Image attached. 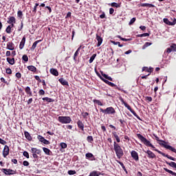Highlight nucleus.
<instances>
[{
	"label": "nucleus",
	"mask_w": 176,
	"mask_h": 176,
	"mask_svg": "<svg viewBox=\"0 0 176 176\" xmlns=\"http://www.w3.org/2000/svg\"><path fill=\"white\" fill-rule=\"evenodd\" d=\"M113 148L118 159H122V157L124 155V153L123 152V149L122 148L120 145L116 143V142H114Z\"/></svg>",
	"instance_id": "obj_1"
},
{
	"label": "nucleus",
	"mask_w": 176,
	"mask_h": 176,
	"mask_svg": "<svg viewBox=\"0 0 176 176\" xmlns=\"http://www.w3.org/2000/svg\"><path fill=\"white\" fill-rule=\"evenodd\" d=\"M154 137L155 138L156 141H158V144L162 145V146H164V148H166V149H169V151H171L172 152H174V153H176V149L174 148V147L166 144V141L162 140L157 137V135H154Z\"/></svg>",
	"instance_id": "obj_2"
},
{
	"label": "nucleus",
	"mask_w": 176,
	"mask_h": 176,
	"mask_svg": "<svg viewBox=\"0 0 176 176\" xmlns=\"http://www.w3.org/2000/svg\"><path fill=\"white\" fill-rule=\"evenodd\" d=\"M138 138L144 144V145H146V146H150L151 148H153V149H155V146L151 143L149 140H148L145 137H143L142 135L138 133L137 134Z\"/></svg>",
	"instance_id": "obj_3"
},
{
	"label": "nucleus",
	"mask_w": 176,
	"mask_h": 176,
	"mask_svg": "<svg viewBox=\"0 0 176 176\" xmlns=\"http://www.w3.org/2000/svg\"><path fill=\"white\" fill-rule=\"evenodd\" d=\"M99 111L104 115H113V113H116V111H115V109L112 107H107L105 109L100 108Z\"/></svg>",
	"instance_id": "obj_4"
},
{
	"label": "nucleus",
	"mask_w": 176,
	"mask_h": 176,
	"mask_svg": "<svg viewBox=\"0 0 176 176\" xmlns=\"http://www.w3.org/2000/svg\"><path fill=\"white\" fill-rule=\"evenodd\" d=\"M58 120L62 124H69L72 122V119L69 116H59Z\"/></svg>",
	"instance_id": "obj_5"
},
{
	"label": "nucleus",
	"mask_w": 176,
	"mask_h": 176,
	"mask_svg": "<svg viewBox=\"0 0 176 176\" xmlns=\"http://www.w3.org/2000/svg\"><path fill=\"white\" fill-rule=\"evenodd\" d=\"M121 102L124 105L125 108H127V109L130 111V112H131V113H133V115L135 116L137 119H138V120H142L141 118L137 115V113H135V111L131 109V107H130V105H129V104H127V102H126L123 99L121 100Z\"/></svg>",
	"instance_id": "obj_6"
},
{
	"label": "nucleus",
	"mask_w": 176,
	"mask_h": 176,
	"mask_svg": "<svg viewBox=\"0 0 176 176\" xmlns=\"http://www.w3.org/2000/svg\"><path fill=\"white\" fill-rule=\"evenodd\" d=\"M1 171L5 174V175H14V174H16L17 173V170H16L7 168H2Z\"/></svg>",
	"instance_id": "obj_7"
},
{
	"label": "nucleus",
	"mask_w": 176,
	"mask_h": 176,
	"mask_svg": "<svg viewBox=\"0 0 176 176\" xmlns=\"http://www.w3.org/2000/svg\"><path fill=\"white\" fill-rule=\"evenodd\" d=\"M154 151H155V152H157V153H159L160 155H162V156H164V157H167L168 159H169L170 160H173V162H175L176 158L168 155V154H166L157 149H154Z\"/></svg>",
	"instance_id": "obj_8"
},
{
	"label": "nucleus",
	"mask_w": 176,
	"mask_h": 176,
	"mask_svg": "<svg viewBox=\"0 0 176 176\" xmlns=\"http://www.w3.org/2000/svg\"><path fill=\"white\" fill-rule=\"evenodd\" d=\"M102 82L106 83V85H108L109 86H111V87H115V89H117L118 90H120V88L118 87V85H115L113 82H109L108 80L102 78Z\"/></svg>",
	"instance_id": "obj_9"
},
{
	"label": "nucleus",
	"mask_w": 176,
	"mask_h": 176,
	"mask_svg": "<svg viewBox=\"0 0 176 176\" xmlns=\"http://www.w3.org/2000/svg\"><path fill=\"white\" fill-rule=\"evenodd\" d=\"M131 156L135 160V162H139L140 161V157L138 156V153L135 151H132L131 152Z\"/></svg>",
	"instance_id": "obj_10"
},
{
	"label": "nucleus",
	"mask_w": 176,
	"mask_h": 176,
	"mask_svg": "<svg viewBox=\"0 0 176 176\" xmlns=\"http://www.w3.org/2000/svg\"><path fill=\"white\" fill-rule=\"evenodd\" d=\"M164 23H165V24H167V25H175L176 24V19L174 18L173 21H170V20H168V19L164 18L163 19Z\"/></svg>",
	"instance_id": "obj_11"
},
{
	"label": "nucleus",
	"mask_w": 176,
	"mask_h": 176,
	"mask_svg": "<svg viewBox=\"0 0 176 176\" xmlns=\"http://www.w3.org/2000/svg\"><path fill=\"white\" fill-rule=\"evenodd\" d=\"M85 157L86 159H88V160H90L91 162H94V160H96V157L91 153H86Z\"/></svg>",
	"instance_id": "obj_12"
},
{
	"label": "nucleus",
	"mask_w": 176,
	"mask_h": 176,
	"mask_svg": "<svg viewBox=\"0 0 176 176\" xmlns=\"http://www.w3.org/2000/svg\"><path fill=\"white\" fill-rule=\"evenodd\" d=\"M96 41H98L97 47H100L102 43V37H101V34H96Z\"/></svg>",
	"instance_id": "obj_13"
},
{
	"label": "nucleus",
	"mask_w": 176,
	"mask_h": 176,
	"mask_svg": "<svg viewBox=\"0 0 176 176\" xmlns=\"http://www.w3.org/2000/svg\"><path fill=\"white\" fill-rule=\"evenodd\" d=\"M144 152L148 155V157L149 159H155L156 157V155H155V153L150 150L144 151Z\"/></svg>",
	"instance_id": "obj_14"
},
{
	"label": "nucleus",
	"mask_w": 176,
	"mask_h": 176,
	"mask_svg": "<svg viewBox=\"0 0 176 176\" xmlns=\"http://www.w3.org/2000/svg\"><path fill=\"white\" fill-rule=\"evenodd\" d=\"M10 149L9 146L5 145L3 150V157H6L9 155Z\"/></svg>",
	"instance_id": "obj_15"
},
{
	"label": "nucleus",
	"mask_w": 176,
	"mask_h": 176,
	"mask_svg": "<svg viewBox=\"0 0 176 176\" xmlns=\"http://www.w3.org/2000/svg\"><path fill=\"white\" fill-rule=\"evenodd\" d=\"M77 126L80 130H82V131H85V124L82 122V120H78L77 122Z\"/></svg>",
	"instance_id": "obj_16"
},
{
	"label": "nucleus",
	"mask_w": 176,
	"mask_h": 176,
	"mask_svg": "<svg viewBox=\"0 0 176 176\" xmlns=\"http://www.w3.org/2000/svg\"><path fill=\"white\" fill-rule=\"evenodd\" d=\"M31 153L32 154L39 155L41 156V153H42V151H41V149H38L36 148L32 147L31 148Z\"/></svg>",
	"instance_id": "obj_17"
},
{
	"label": "nucleus",
	"mask_w": 176,
	"mask_h": 176,
	"mask_svg": "<svg viewBox=\"0 0 176 176\" xmlns=\"http://www.w3.org/2000/svg\"><path fill=\"white\" fill-rule=\"evenodd\" d=\"M25 92L26 93L28 97H32V91L30 87H26L25 88Z\"/></svg>",
	"instance_id": "obj_18"
},
{
	"label": "nucleus",
	"mask_w": 176,
	"mask_h": 176,
	"mask_svg": "<svg viewBox=\"0 0 176 176\" xmlns=\"http://www.w3.org/2000/svg\"><path fill=\"white\" fill-rule=\"evenodd\" d=\"M6 49H8V50H14V44L13 43V42H8L7 43Z\"/></svg>",
	"instance_id": "obj_19"
},
{
	"label": "nucleus",
	"mask_w": 176,
	"mask_h": 176,
	"mask_svg": "<svg viewBox=\"0 0 176 176\" xmlns=\"http://www.w3.org/2000/svg\"><path fill=\"white\" fill-rule=\"evenodd\" d=\"M142 8H155V5L151 4L149 3H140Z\"/></svg>",
	"instance_id": "obj_20"
},
{
	"label": "nucleus",
	"mask_w": 176,
	"mask_h": 176,
	"mask_svg": "<svg viewBox=\"0 0 176 176\" xmlns=\"http://www.w3.org/2000/svg\"><path fill=\"white\" fill-rule=\"evenodd\" d=\"M50 72L52 74V75H54V76H58V71L57 69L51 68L50 69Z\"/></svg>",
	"instance_id": "obj_21"
},
{
	"label": "nucleus",
	"mask_w": 176,
	"mask_h": 176,
	"mask_svg": "<svg viewBox=\"0 0 176 176\" xmlns=\"http://www.w3.org/2000/svg\"><path fill=\"white\" fill-rule=\"evenodd\" d=\"M80 47H82V46H80L77 49V50L75 52L74 56H73L74 61H77L76 57H78V56H79V52H80Z\"/></svg>",
	"instance_id": "obj_22"
},
{
	"label": "nucleus",
	"mask_w": 176,
	"mask_h": 176,
	"mask_svg": "<svg viewBox=\"0 0 176 176\" xmlns=\"http://www.w3.org/2000/svg\"><path fill=\"white\" fill-rule=\"evenodd\" d=\"M7 23L8 24L16 23V18L14 16H9Z\"/></svg>",
	"instance_id": "obj_23"
},
{
	"label": "nucleus",
	"mask_w": 176,
	"mask_h": 176,
	"mask_svg": "<svg viewBox=\"0 0 176 176\" xmlns=\"http://www.w3.org/2000/svg\"><path fill=\"white\" fill-rule=\"evenodd\" d=\"M24 135H25L26 140H28V141H32V136H31V135L28 133V131H24Z\"/></svg>",
	"instance_id": "obj_24"
},
{
	"label": "nucleus",
	"mask_w": 176,
	"mask_h": 176,
	"mask_svg": "<svg viewBox=\"0 0 176 176\" xmlns=\"http://www.w3.org/2000/svg\"><path fill=\"white\" fill-rule=\"evenodd\" d=\"M58 82L63 85V86H69L68 81L65 80L64 78H60L58 79Z\"/></svg>",
	"instance_id": "obj_25"
},
{
	"label": "nucleus",
	"mask_w": 176,
	"mask_h": 176,
	"mask_svg": "<svg viewBox=\"0 0 176 176\" xmlns=\"http://www.w3.org/2000/svg\"><path fill=\"white\" fill-rule=\"evenodd\" d=\"M25 45V36H23L21 43H20L19 49L21 50H22V49H24V45Z\"/></svg>",
	"instance_id": "obj_26"
},
{
	"label": "nucleus",
	"mask_w": 176,
	"mask_h": 176,
	"mask_svg": "<svg viewBox=\"0 0 176 176\" xmlns=\"http://www.w3.org/2000/svg\"><path fill=\"white\" fill-rule=\"evenodd\" d=\"M43 151L45 155H47L48 156L52 155V151H50V149L46 147H43Z\"/></svg>",
	"instance_id": "obj_27"
},
{
	"label": "nucleus",
	"mask_w": 176,
	"mask_h": 176,
	"mask_svg": "<svg viewBox=\"0 0 176 176\" xmlns=\"http://www.w3.org/2000/svg\"><path fill=\"white\" fill-rule=\"evenodd\" d=\"M102 76H103V78H104L105 79H107V80H110L111 82H112V80H113V79L112 78V77L109 76L107 74H104V72H100Z\"/></svg>",
	"instance_id": "obj_28"
},
{
	"label": "nucleus",
	"mask_w": 176,
	"mask_h": 176,
	"mask_svg": "<svg viewBox=\"0 0 176 176\" xmlns=\"http://www.w3.org/2000/svg\"><path fill=\"white\" fill-rule=\"evenodd\" d=\"M39 42H42V40L36 41L33 43L32 46L30 48V50H32V52H34V50H35V48L36 47V45H38L39 43Z\"/></svg>",
	"instance_id": "obj_29"
},
{
	"label": "nucleus",
	"mask_w": 176,
	"mask_h": 176,
	"mask_svg": "<svg viewBox=\"0 0 176 176\" xmlns=\"http://www.w3.org/2000/svg\"><path fill=\"white\" fill-rule=\"evenodd\" d=\"M142 71H144L145 72H149L151 74V72H153V68H148L147 67H143Z\"/></svg>",
	"instance_id": "obj_30"
},
{
	"label": "nucleus",
	"mask_w": 176,
	"mask_h": 176,
	"mask_svg": "<svg viewBox=\"0 0 176 176\" xmlns=\"http://www.w3.org/2000/svg\"><path fill=\"white\" fill-rule=\"evenodd\" d=\"M164 171H166V173H168L171 175L176 176V173L175 172H173V170H169L167 168H164Z\"/></svg>",
	"instance_id": "obj_31"
},
{
	"label": "nucleus",
	"mask_w": 176,
	"mask_h": 176,
	"mask_svg": "<svg viewBox=\"0 0 176 176\" xmlns=\"http://www.w3.org/2000/svg\"><path fill=\"white\" fill-rule=\"evenodd\" d=\"M28 69L32 72H36V67L34 65L28 66Z\"/></svg>",
	"instance_id": "obj_32"
},
{
	"label": "nucleus",
	"mask_w": 176,
	"mask_h": 176,
	"mask_svg": "<svg viewBox=\"0 0 176 176\" xmlns=\"http://www.w3.org/2000/svg\"><path fill=\"white\" fill-rule=\"evenodd\" d=\"M43 100L47 102H54V99L48 97L43 98Z\"/></svg>",
	"instance_id": "obj_33"
},
{
	"label": "nucleus",
	"mask_w": 176,
	"mask_h": 176,
	"mask_svg": "<svg viewBox=\"0 0 176 176\" xmlns=\"http://www.w3.org/2000/svg\"><path fill=\"white\" fill-rule=\"evenodd\" d=\"M112 134L113 137L116 138L117 142H120V138H119V135H118V133L116 132H112Z\"/></svg>",
	"instance_id": "obj_34"
},
{
	"label": "nucleus",
	"mask_w": 176,
	"mask_h": 176,
	"mask_svg": "<svg viewBox=\"0 0 176 176\" xmlns=\"http://www.w3.org/2000/svg\"><path fill=\"white\" fill-rule=\"evenodd\" d=\"M93 102H94V104H97V105H99L100 107H102V105H104V104H102V102H101V101H100V100L94 99V100H93Z\"/></svg>",
	"instance_id": "obj_35"
},
{
	"label": "nucleus",
	"mask_w": 176,
	"mask_h": 176,
	"mask_svg": "<svg viewBox=\"0 0 176 176\" xmlns=\"http://www.w3.org/2000/svg\"><path fill=\"white\" fill-rule=\"evenodd\" d=\"M117 38H118L121 41H123L124 42H129V41H132V38H125L119 35L117 36Z\"/></svg>",
	"instance_id": "obj_36"
},
{
	"label": "nucleus",
	"mask_w": 176,
	"mask_h": 176,
	"mask_svg": "<svg viewBox=\"0 0 176 176\" xmlns=\"http://www.w3.org/2000/svg\"><path fill=\"white\" fill-rule=\"evenodd\" d=\"M7 61L10 64V65H14V58H7Z\"/></svg>",
	"instance_id": "obj_37"
},
{
	"label": "nucleus",
	"mask_w": 176,
	"mask_h": 176,
	"mask_svg": "<svg viewBox=\"0 0 176 176\" xmlns=\"http://www.w3.org/2000/svg\"><path fill=\"white\" fill-rule=\"evenodd\" d=\"M96 57H97V54H94L90 59H89V64H91V63H93L94 61V59L96 58Z\"/></svg>",
	"instance_id": "obj_38"
},
{
	"label": "nucleus",
	"mask_w": 176,
	"mask_h": 176,
	"mask_svg": "<svg viewBox=\"0 0 176 176\" xmlns=\"http://www.w3.org/2000/svg\"><path fill=\"white\" fill-rule=\"evenodd\" d=\"M87 141L88 142H89L90 144H93L94 141V139H93V136H90L89 135L87 138Z\"/></svg>",
	"instance_id": "obj_39"
},
{
	"label": "nucleus",
	"mask_w": 176,
	"mask_h": 176,
	"mask_svg": "<svg viewBox=\"0 0 176 176\" xmlns=\"http://www.w3.org/2000/svg\"><path fill=\"white\" fill-rule=\"evenodd\" d=\"M89 176H100V174H98V172H97V170H93L90 173Z\"/></svg>",
	"instance_id": "obj_40"
},
{
	"label": "nucleus",
	"mask_w": 176,
	"mask_h": 176,
	"mask_svg": "<svg viewBox=\"0 0 176 176\" xmlns=\"http://www.w3.org/2000/svg\"><path fill=\"white\" fill-rule=\"evenodd\" d=\"M111 43H113V45H118L119 47H123V44H120V42L111 41Z\"/></svg>",
	"instance_id": "obj_41"
},
{
	"label": "nucleus",
	"mask_w": 176,
	"mask_h": 176,
	"mask_svg": "<svg viewBox=\"0 0 176 176\" xmlns=\"http://www.w3.org/2000/svg\"><path fill=\"white\" fill-rule=\"evenodd\" d=\"M111 6L112 8H120V4L116 3V2H113L111 3Z\"/></svg>",
	"instance_id": "obj_42"
},
{
	"label": "nucleus",
	"mask_w": 176,
	"mask_h": 176,
	"mask_svg": "<svg viewBox=\"0 0 176 176\" xmlns=\"http://www.w3.org/2000/svg\"><path fill=\"white\" fill-rule=\"evenodd\" d=\"M151 45H152V43L146 42L144 45L142 46V50H145V48L148 47V46H151Z\"/></svg>",
	"instance_id": "obj_43"
},
{
	"label": "nucleus",
	"mask_w": 176,
	"mask_h": 176,
	"mask_svg": "<svg viewBox=\"0 0 176 176\" xmlns=\"http://www.w3.org/2000/svg\"><path fill=\"white\" fill-rule=\"evenodd\" d=\"M37 139L38 140V141H39L40 142H42V143H43V141H45V138H43V136H42V135H38L37 136Z\"/></svg>",
	"instance_id": "obj_44"
},
{
	"label": "nucleus",
	"mask_w": 176,
	"mask_h": 176,
	"mask_svg": "<svg viewBox=\"0 0 176 176\" xmlns=\"http://www.w3.org/2000/svg\"><path fill=\"white\" fill-rule=\"evenodd\" d=\"M138 38H142L144 36H149V33H143L142 34H138Z\"/></svg>",
	"instance_id": "obj_45"
},
{
	"label": "nucleus",
	"mask_w": 176,
	"mask_h": 176,
	"mask_svg": "<svg viewBox=\"0 0 176 176\" xmlns=\"http://www.w3.org/2000/svg\"><path fill=\"white\" fill-rule=\"evenodd\" d=\"M135 20H137L135 17L132 18L129 23V25H133V23H135Z\"/></svg>",
	"instance_id": "obj_46"
},
{
	"label": "nucleus",
	"mask_w": 176,
	"mask_h": 176,
	"mask_svg": "<svg viewBox=\"0 0 176 176\" xmlns=\"http://www.w3.org/2000/svg\"><path fill=\"white\" fill-rule=\"evenodd\" d=\"M17 16L19 17V19H23V11L19 10L17 12Z\"/></svg>",
	"instance_id": "obj_47"
},
{
	"label": "nucleus",
	"mask_w": 176,
	"mask_h": 176,
	"mask_svg": "<svg viewBox=\"0 0 176 176\" xmlns=\"http://www.w3.org/2000/svg\"><path fill=\"white\" fill-rule=\"evenodd\" d=\"M95 72H96L97 76H98V78H100V79H101V80H102V79H104V78H102V76H101V74H100V73L97 71L96 68H95Z\"/></svg>",
	"instance_id": "obj_48"
},
{
	"label": "nucleus",
	"mask_w": 176,
	"mask_h": 176,
	"mask_svg": "<svg viewBox=\"0 0 176 176\" xmlns=\"http://www.w3.org/2000/svg\"><path fill=\"white\" fill-rule=\"evenodd\" d=\"M60 146L62 148V149H65V148H67V145L66 144V143L61 142V143H60Z\"/></svg>",
	"instance_id": "obj_49"
},
{
	"label": "nucleus",
	"mask_w": 176,
	"mask_h": 176,
	"mask_svg": "<svg viewBox=\"0 0 176 176\" xmlns=\"http://www.w3.org/2000/svg\"><path fill=\"white\" fill-rule=\"evenodd\" d=\"M67 174H69V175H74L76 174V171L70 170H68Z\"/></svg>",
	"instance_id": "obj_50"
},
{
	"label": "nucleus",
	"mask_w": 176,
	"mask_h": 176,
	"mask_svg": "<svg viewBox=\"0 0 176 176\" xmlns=\"http://www.w3.org/2000/svg\"><path fill=\"white\" fill-rule=\"evenodd\" d=\"M22 60H23V61L27 63L28 61V56H27L26 54L23 55L22 56Z\"/></svg>",
	"instance_id": "obj_51"
},
{
	"label": "nucleus",
	"mask_w": 176,
	"mask_h": 176,
	"mask_svg": "<svg viewBox=\"0 0 176 176\" xmlns=\"http://www.w3.org/2000/svg\"><path fill=\"white\" fill-rule=\"evenodd\" d=\"M38 6H39V3H36L32 10L33 13H36V8H38Z\"/></svg>",
	"instance_id": "obj_52"
},
{
	"label": "nucleus",
	"mask_w": 176,
	"mask_h": 176,
	"mask_svg": "<svg viewBox=\"0 0 176 176\" xmlns=\"http://www.w3.org/2000/svg\"><path fill=\"white\" fill-rule=\"evenodd\" d=\"M82 115L84 119H87V117L89 116V113L84 112V113H82Z\"/></svg>",
	"instance_id": "obj_53"
},
{
	"label": "nucleus",
	"mask_w": 176,
	"mask_h": 176,
	"mask_svg": "<svg viewBox=\"0 0 176 176\" xmlns=\"http://www.w3.org/2000/svg\"><path fill=\"white\" fill-rule=\"evenodd\" d=\"M23 155L27 159H30V154L27 151H23Z\"/></svg>",
	"instance_id": "obj_54"
},
{
	"label": "nucleus",
	"mask_w": 176,
	"mask_h": 176,
	"mask_svg": "<svg viewBox=\"0 0 176 176\" xmlns=\"http://www.w3.org/2000/svg\"><path fill=\"white\" fill-rule=\"evenodd\" d=\"M6 32H7V34H10V32H12V28H10V26H8L6 29Z\"/></svg>",
	"instance_id": "obj_55"
},
{
	"label": "nucleus",
	"mask_w": 176,
	"mask_h": 176,
	"mask_svg": "<svg viewBox=\"0 0 176 176\" xmlns=\"http://www.w3.org/2000/svg\"><path fill=\"white\" fill-rule=\"evenodd\" d=\"M6 73L8 74V75H12V69L10 68H7L6 69Z\"/></svg>",
	"instance_id": "obj_56"
},
{
	"label": "nucleus",
	"mask_w": 176,
	"mask_h": 176,
	"mask_svg": "<svg viewBox=\"0 0 176 176\" xmlns=\"http://www.w3.org/2000/svg\"><path fill=\"white\" fill-rule=\"evenodd\" d=\"M38 94H39V96H45V90H43V89H40V90L38 91Z\"/></svg>",
	"instance_id": "obj_57"
},
{
	"label": "nucleus",
	"mask_w": 176,
	"mask_h": 176,
	"mask_svg": "<svg viewBox=\"0 0 176 176\" xmlns=\"http://www.w3.org/2000/svg\"><path fill=\"white\" fill-rule=\"evenodd\" d=\"M32 101H34V99H32V98H29L27 101L28 105H31V104H32Z\"/></svg>",
	"instance_id": "obj_58"
},
{
	"label": "nucleus",
	"mask_w": 176,
	"mask_h": 176,
	"mask_svg": "<svg viewBox=\"0 0 176 176\" xmlns=\"http://www.w3.org/2000/svg\"><path fill=\"white\" fill-rule=\"evenodd\" d=\"M170 48L172 49V52H176V45L175 44H173L170 46Z\"/></svg>",
	"instance_id": "obj_59"
},
{
	"label": "nucleus",
	"mask_w": 176,
	"mask_h": 176,
	"mask_svg": "<svg viewBox=\"0 0 176 176\" xmlns=\"http://www.w3.org/2000/svg\"><path fill=\"white\" fill-rule=\"evenodd\" d=\"M23 166H25V167H28V166H30V162H28V161H23Z\"/></svg>",
	"instance_id": "obj_60"
},
{
	"label": "nucleus",
	"mask_w": 176,
	"mask_h": 176,
	"mask_svg": "<svg viewBox=\"0 0 176 176\" xmlns=\"http://www.w3.org/2000/svg\"><path fill=\"white\" fill-rule=\"evenodd\" d=\"M0 144H1V145H6V141L2 138H0Z\"/></svg>",
	"instance_id": "obj_61"
},
{
	"label": "nucleus",
	"mask_w": 176,
	"mask_h": 176,
	"mask_svg": "<svg viewBox=\"0 0 176 176\" xmlns=\"http://www.w3.org/2000/svg\"><path fill=\"white\" fill-rule=\"evenodd\" d=\"M43 144H45V145H50V142L46 139L44 140V141L43 142Z\"/></svg>",
	"instance_id": "obj_62"
},
{
	"label": "nucleus",
	"mask_w": 176,
	"mask_h": 176,
	"mask_svg": "<svg viewBox=\"0 0 176 176\" xmlns=\"http://www.w3.org/2000/svg\"><path fill=\"white\" fill-rule=\"evenodd\" d=\"M15 76H16V78H17L18 79H20V78H21V73L17 72V73L15 74Z\"/></svg>",
	"instance_id": "obj_63"
},
{
	"label": "nucleus",
	"mask_w": 176,
	"mask_h": 176,
	"mask_svg": "<svg viewBox=\"0 0 176 176\" xmlns=\"http://www.w3.org/2000/svg\"><path fill=\"white\" fill-rule=\"evenodd\" d=\"M34 78L36 79V80H38L40 82H42V80H41V78H39V76H35Z\"/></svg>",
	"instance_id": "obj_64"
}]
</instances>
